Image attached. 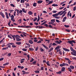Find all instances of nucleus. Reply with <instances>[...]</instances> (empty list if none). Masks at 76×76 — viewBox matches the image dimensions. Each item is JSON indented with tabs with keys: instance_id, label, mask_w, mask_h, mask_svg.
<instances>
[{
	"instance_id": "nucleus-49",
	"label": "nucleus",
	"mask_w": 76,
	"mask_h": 76,
	"mask_svg": "<svg viewBox=\"0 0 76 76\" xmlns=\"http://www.w3.org/2000/svg\"><path fill=\"white\" fill-rule=\"evenodd\" d=\"M57 45V44L55 43H53L52 44V45H53V46H54V45Z\"/></svg>"
},
{
	"instance_id": "nucleus-62",
	"label": "nucleus",
	"mask_w": 76,
	"mask_h": 76,
	"mask_svg": "<svg viewBox=\"0 0 76 76\" xmlns=\"http://www.w3.org/2000/svg\"><path fill=\"white\" fill-rule=\"evenodd\" d=\"M64 58L66 60H69V58Z\"/></svg>"
},
{
	"instance_id": "nucleus-19",
	"label": "nucleus",
	"mask_w": 76,
	"mask_h": 76,
	"mask_svg": "<svg viewBox=\"0 0 76 76\" xmlns=\"http://www.w3.org/2000/svg\"><path fill=\"white\" fill-rule=\"evenodd\" d=\"M28 15H32V11H29L28 13Z\"/></svg>"
},
{
	"instance_id": "nucleus-39",
	"label": "nucleus",
	"mask_w": 76,
	"mask_h": 76,
	"mask_svg": "<svg viewBox=\"0 0 76 76\" xmlns=\"http://www.w3.org/2000/svg\"><path fill=\"white\" fill-rule=\"evenodd\" d=\"M37 19H38V18H37L35 17L34 18V19L33 20L34 22H35V21H36V20H37Z\"/></svg>"
},
{
	"instance_id": "nucleus-53",
	"label": "nucleus",
	"mask_w": 76,
	"mask_h": 76,
	"mask_svg": "<svg viewBox=\"0 0 76 76\" xmlns=\"http://www.w3.org/2000/svg\"><path fill=\"white\" fill-rule=\"evenodd\" d=\"M56 73L57 74H61V72L60 71H59L58 72H56Z\"/></svg>"
},
{
	"instance_id": "nucleus-56",
	"label": "nucleus",
	"mask_w": 76,
	"mask_h": 76,
	"mask_svg": "<svg viewBox=\"0 0 76 76\" xmlns=\"http://www.w3.org/2000/svg\"><path fill=\"white\" fill-rule=\"evenodd\" d=\"M68 63L69 64H70V63H71V61L69 59L68 60Z\"/></svg>"
},
{
	"instance_id": "nucleus-36",
	"label": "nucleus",
	"mask_w": 76,
	"mask_h": 76,
	"mask_svg": "<svg viewBox=\"0 0 76 76\" xmlns=\"http://www.w3.org/2000/svg\"><path fill=\"white\" fill-rule=\"evenodd\" d=\"M16 44H17V45H20V44H21V42H16Z\"/></svg>"
},
{
	"instance_id": "nucleus-23",
	"label": "nucleus",
	"mask_w": 76,
	"mask_h": 76,
	"mask_svg": "<svg viewBox=\"0 0 76 76\" xmlns=\"http://www.w3.org/2000/svg\"><path fill=\"white\" fill-rule=\"evenodd\" d=\"M53 50V48L52 47L48 51V52H51L52 50Z\"/></svg>"
},
{
	"instance_id": "nucleus-28",
	"label": "nucleus",
	"mask_w": 76,
	"mask_h": 76,
	"mask_svg": "<svg viewBox=\"0 0 76 76\" xmlns=\"http://www.w3.org/2000/svg\"><path fill=\"white\" fill-rule=\"evenodd\" d=\"M52 43H51L49 45V48H51V47L52 46Z\"/></svg>"
},
{
	"instance_id": "nucleus-55",
	"label": "nucleus",
	"mask_w": 76,
	"mask_h": 76,
	"mask_svg": "<svg viewBox=\"0 0 76 76\" xmlns=\"http://www.w3.org/2000/svg\"><path fill=\"white\" fill-rule=\"evenodd\" d=\"M36 63H37V61H34L33 62V64H36Z\"/></svg>"
},
{
	"instance_id": "nucleus-58",
	"label": "nucleus",
	"mask_w": 76,
	"mask_h": 76,
	"mask_svg": "<svg viewBox=\"0 0 76 76\" xmlns=\"http://www.w3.org/2000/svg\"><path fill=\"white\" fill-rule=\"evenodd\" d=\"M58 53H59V54L60 55H62V53H61V51H60Z\"/></svg>"
},
{
	"instance_id": "nucleus-59",
	"label": "nucleus",
	"mask_w": 76,
	"mask_h": 76,
	"mask_svg": "<svg viewBox=\"0 0 76 76\" xmlns=\"http://www.w3.org/2000/svg\"><path fill=\"white\" fill-rule=\"evenodd\" d=\"M43 26H39V29H42L43 28Z\"/></svg>"
},
{
	"instance_id": "nucleus-57",
	"label": "nucleus",
	"mask_w": 76,
	"mask_h": 76,
	"mask_svg": "<svg viewBox=\"0 0 76 76\" xmlns=\"http://www.w3.org/2000/svg\"><path fill=\"white\" fill-rule=\"evenodd\" d=\"M10 6H12V7H15V5H14V4H11Z\"/></svg>"
},
{
	"instance_id": "nucleus-61",
	"label": "nucleus",
	"mask_w": 76,
	"mask_h": 76,
	"mask_svg": "<svg viewBox=\"0 0 76 76\" xmlns=\"http://www.w3.org/2000/svg\"><path fill=\"white\" fill-rule=\"evenodd\" d=\"M66 31L68 32H70V30H68V29H66Z\"/></svg>"
},
{
	"instance_id": "nucleus-15",
	"label": "nucleus",
	"mask_w": 76,
	"mask_h": 76,
	"mask_svg": "<svg viewBox=\"0 0 76 76\" xmlns=\"http://www.w3.org/2000/svg\"><path fill=\"white\" fill-rule=\"evenodd\" d=\"M65 67H62L61 68V71H62V72H64V70H65Z\"/></svg>"
},
{
	"instance_id": "nucleus-43",
	"label": "nucleus",
	"mask_w": 76,
	"mask_h": 76,
	"mask_svg": "<svg viewBox=\"0 0 76 76\" xmlns=\"http://www.w3.org/2000/svg\"><path fill=\"white\" fill-rule=\"evenodd\" d=\"M8 37L9 38H10V39H13V38H12V37H10V36L9 35H8Z\"/></svg>"
},
{
	"instance_id": "nucleus-4",
	"label": "nucleus",
	"mask_w": 76,
	"mask_h": 76,
	"mask_svg": "<svg viewBox=\"0 0 76 76\" xmlns=\"http://www.w3.org/2000/svg\"><path fill=\"white\" fill-rule=\"evenodd\" d=\"M67 42H68L69 44H73V43H75V41L73 40L72 41H68Z\"/></svg>"
},
{
	"instance_id": "nucleus-7",
	"label": "nucleus",
	"mask_w": 76,
	"mask_h": 76,
	"mask_svg": "<svg viewBox=\"0 0 76 76\" xmlns=\"http://www.w3.org/2000/svg\"><path fill=\"white\" fill-rule=\"evenodd\" d=\"M63 49L64 50V51H66L69 52L70 51V50L67 49V48H63Z\"/></svg>"
},
{
	"instance_id": "nucleus-9",
	"label": "nucleus",
	"mask_w": 76,
	"mask_h": 76,
	"mask_svg": "<svg viewBox=\"0 0 76 76\" xmlns=\"http://www.w3.org/2000/svg\"><path fill=\"white\" fill-rule=\"evenodd\" d=\"M57 16H58V13L52 15V16H53V17H56V18L57 17Z\"/></svg>"
},
{
	"instance_id": "nucleus-30",
	"label": "nucleus",
	"mask_w": 76,
	"mask_h": 76,
	"mask_svg": "<svg viewBox=\"0 0 76 76\" xmlns=\"http://www.w3.org/2000/svg\"><path fill=\"white\" fill-rule=\"evenodd\" d=\"M34 72L36 73H39V70H36L34 71Z\"/></svg>"
},
{
	"instance_id": "nucleus-10",
	"label": "nucleus",
	"mask_w": 76,
	"mask_h": 76,
	"mask_svg": "<svg viewBox=\"0 0 76 76\" xmlns=\"http://www.w3.org/2000/svg\"><path fill=\"white\" fill-rule=\"evenodd\" d=\"M61 47V46H60L58 45L55 48V50H58V49H59Z\"/></svg>"
},
{
	"instance_id": "nucleus-8",
	"label": "nucleus",
	"mask_w": 76,
	"mask_h": 76,
	"mask_svg": "<svg viewBox=\"0 0 76 76\" xmlns=\"http://www.w3.org/2000/svg\"><path fill=\"white\" fill-rule=\"evenodd\" d=\"M75 52H72L71 53L73 55V56H76V51L75 50Z\"/></svg>"
},
{
	"instance_id": "nucleus-34",
	"label": "nucleus",
	"mask_w": 76,
	"mask_h": 76,
	"mask_svg": "<svg viewBox=\"0 0 76 76\" xmlns=\"http://www.w3.org/2000/svg\"><path fill=\"white\" fill-rule=\"evenodd\" d=\"M9 64V63L7 62L5 64H4L3 65V66H6V65H8Z\"/></svg>"
},
{
	"instance_id": "nucleus-16",
	"label": "nucleus",
	"mask_w": 76,
	"mask_h": 76,
	"mask_svg": "<svg viewBox=\"0 0 76 76\" xmlns=\"http://www.w3.org/2000/svg\"><path fill=\"white\" fill-rule=\"evenodd\" d=\"M22 72H23V75H25V74H28V72H26V71H22Z\"/></svg>"
},
{
	"instance_id": "nucleus-11",
	"label": "nucleus",
	"mask_w": 76,
	"mask_h": 76,
	"mask_svg": "<svg viewBox=\"0 0 76 76\" xmlns=\"http://www.w3.org/2000/svg\"><path fill=\"white\" fill-rule=\"evenodd\" d=\"M70 48L71 51H72V52H74L75 53V50H74L73 49V48H72V47H70Z\"/></svg>"
},
{
	"instance_id": "nucleus-6",
	"label": "nucleus",
	"mask_w": 76,
	"mask_h": 76,
	"mask_svg": "<svg viewBox=\"0 0 76 76\" xmlns=\"http://www.w3.org/2000/svg\"><path fill=\"white\" fill-rule=\"evenodd\" d=\"M0 15H1V16H2V18H5V17H4V15L3 13V12H0Z\"/></svg>"
},
{
	"instance_id": "nucleus-48",
	"label": "nucleus",
	"mask_w": 76,
	"mask_h": 76,
	"mask_svg": "<svg viewBox=\"0 0 76 76\" xmlns=\"http://www.w3.org/2000/svg\"><path fill=\"white\" fill-rule=\"evenodd\" d=\"M11 20L12 21V22H15V19L14 18H12V19H11Z\"/></svg>"
},
{
	"instance_id": "nucleus-3",
	"label": "nucleus",
	"mask_w": 76,
	"mask_h": 76,
	"mask_svg": "<svg viewBox=\"0 0 76 76\" xmlns=\"http://www.w3.org/2000/svg\"><path fill=\"white\" fill-rule=\"evenodd\" d=\"M55 43H56V44H60L61 42H62V41L61 40L59 41V42L58 40H56L55 41Z\"/></svg>"
},
{
	"instance_id": "nucleus-38",
	"label": "nucleus",
	"mask_w": 76,
	"mask_h": 76,
	"mask_svg": "<svg viewBox=\"0 0 76 76\" xmlns=\"http://www.w3.org/2000/svg\"><path fill=\"white\" fill-rule=\"evenodd\" d=\"M14 16H13V15H12L11 16V19H14Z\"/></svg>"
},
{
	"instance_id": "nucleus-32",
	"label": "nucleus",
	"mask_w": 76,
	"mask_h": 76,
	"mask_svg": "<svg viewBox=\"0 0 76 76\" xmlns=\"http://www.w3.org/2000/svg\"><path fill=\"white\" fill-rule=\"evenodd\" d=\"M53 3V1L52 0L50 1L49 3L48 4H51V3Z\"/></svg>"
},
{
	"instance_id": "nucleus-42",
	"label": "nucleus",
	"mask_w": 76,
	"mask_h": 76,
	"mask_svg": "<svg viewBox=\"0 0 76 76\" xmlns=\"http://www.w3.org/2000/svg\"><path fill=\"white\" fill-rule=\"evenodd\" d=\"M51 22H52L54 23L55 22V19H53V20H50Z\"/></svg>"
},
{
	"instance_id": "nucleus-24",
	"label": "nucleus",
	"mask_w": 76,
	"mask_h": 76,
	"mask_svg": "<svg viewBox=\"0 0 76 76\" xmlns=\"http://www.w3.org/2000/svg\"><path fill=\"white\" fill-rule=\"evenodd\" d=\"M43 1H37V3H38V4H39L40 3H42Z\"/></svg>"
},
{
	"instance_id": "nucleus-64",
	"label": "nucleus",
	"mask_w": 76,
	"mask_h": 76,
	"mask_svg": "<svg viewBox=\"0 0 76 76\" xmlns=\"http://www.w3.org/2000/svg\"><path fill=\"white\" fill-rule=\"evenodd\" d=\"M76 10V7H74L73 10L74 11H75Z\"/></svg>"
},
{
	"instance_id": "nucleus-13",
	"label": "nucleus",
	"mask_w": 76,
	"mask_h": 76,
	"mask_svg": "<svg viewBox=\"0 0 76 76\" xmlns=\"http://www.w3.org/2000/svg\"><path fill=\"white\" fill-rule=\"evenodd\" d=\"M5 15L7 19H9V15H8V14L7 13V12H5Z\"/></svg>"
},
{
	"instance_id": "nucleus-50",
	"label": "nucleus",
	"mask_w": 76,
	"mask_h": 76,
	"mask_svg": "<svg viewBox=\"0 0 76 76\" xmlns=\"http://www.w3.org/2000/svg\"><path fill=\"white\" fill-rule=\"evenodd\" d=\"M56 50H56V53H58V51H59V52L60 51V50H60V49H57Z\"/></svg>"
},
{
	"instance_id": "nucleus-33",
	"label": "nucleus",
	"mask_w": 76,
	"mask_h": 76,
	"mask_svg": "<svg viewBox=\"0 0 76 76\" xmlns=\"http://www.w3.org/2000/svg\"><path fill=\"white\" fill-rule=\"evenodd\" d=\"M29 50L30 51H34V49L32 48H29Z\"/></svg>"
},
{
	"instance_id": "nucleus-41",
	"label": "nucleus",
	"mask_w": 76,
	"mask_h": 76,
	"mask_svg": "<svg viewBox=\"0 0 76 76\" xmlns=\"http://www.w3.org/2000/svg\"><path fill=\"white\" fill-rule=\"evenodd\" d=\"M40 50L41 51L43 52L44 51V49H42V48H40Z\"/></svg>"
},
{
	"instance_id": "nucleus-54",
	"label": "nucleus",
	"mask_w": 76,
	"mask_h": 76,
	"mask_svg": "<svg viewBox=\"0 0 76 76\" xmlns=\"http://www.w3.org/2000/svg\"><path fill=\"white\" fill-rule=\"evenodd\" d=\"M38 49H39L38 47L37 46L36 48V49H35L36 51H37L38 50Z\"/></svg>"
},
{
	"instance_id": "nucleus-40",
	"label": "nucleus",
	"mask_w": 76,
	"mask_h": 76,
	"mask_svg": "<svg viewBox=\"0 0 76 76\" xmlns=\"http://www.w3.org/2000/svg\"><path fill=\"white\" fill-rule=\"evenodd\" d=\"M22 50H23V51H27V49L23 48L22 49Z\"/></svg>"
},
{
	"instance_id": "nucleus-2",
	"label": "nucleus",
	"mask_w": 76,
	"mask_h": 76,
	"mask_svg": "<svg viewBox=\"0 0 76 76\" xmlns=\"http://www.w3.org/2000/svg\"><path fill=\"white\" fill-rule=\"evenodd\" d=\"M16 38L17 41H20L21 40V39L19 38H20V37L18 35H17V36L16 37Z\"/></svg>"
},
{
	"instance_id": "nucleus-12",
	"label": "nucleus",
	"mask_w": 76,
	"mask_h": 76,
	"mask_svg": "<svg viewBox=\"0 0 76 76\" xmlns=\"http://www.w3.org/2000/svg\"><path fill=\"white\" fill-rule=\"evenodd\" d=\"M28 42L31 44H32L33 43V41L31 40H28Z\"/></svg>"
},
{
	"instance_id": "nucleus-63",
	"label": "nucleus",
	"mask_w": 76,
	"mask_h": 76,
	"mask_svg": "<svg viewBox=\"0 0 76 76\" xmlns=\"http://www.w3.org/2000/svg\"><path fill=\"white\" fill-rule=\"evenodd\" d=\"M72 58V59H73V60H76V57H73Z\"/></svg>"
},
{
	"instance_id": "nucleus-26",
	"label": "nucleus",
	"mask_w": 76,
	"mask_h": 76,
	"mask_svg": "<svg viewBox=\"0 0 76 76\" xmlns=\"http://www.w3.org/2000/svg\"><path fill=\"white\" fill-rule=\"evenodd\" d=\"M37 4L36 3H34L33 4V6L34 7H36V6H37Z\"/></svg>"
},
{
	"instance_id": "nucleus-1",
	"label": "nucleus",
	"mask_w": 76,
	"mask_h": 76,
	"mask_svg": "<svg viewBox=\"0 0 76 76\" xmlns=\"http://www.w3.org/2000/svg\"><path fill=\"white\" fill-rule=\"evenodd\" d=\"M66 11H67V10H65L64 11H61L59 12L58 13V15H59L60 16H61V15H63V13H65V12H66Z\"/></svg>"
},
{
	"instance_id": "nucleus-52",
	"label": "nucleus",
	"mask_w": 76,
	"mask_h": 76,
	"mask_svg": "<svg viewBox=\"0 0 76 76\" xmlns=\"http://www.w3.org/2000/svg\"><path fill=\"white\" fill-rule=\"evenodd\" d=\"M14 45V44H13V43H8V44L7 45Z\"/></svg>"
},
{
	"instance_id": "nucleus-35",
	"label": "nucleus",
	"mask_w": 76,
	"mask_h": 76,
	"mask_svg": "<svg viewBox=\"0 0 76 76\" xmlns=\"http://www.w3.org/2000/svg\"><path fill=\"white\" fill-rule=\"evenodd\" d=\"M64 66H69V65L68 64H67L65 63H64Z\"/></svg>"
},
{
	"instance_id": "nucleus-20",
	"label": "nucleus",
	"mask_w": 76,
	"mask_h": 76,
	"mask_svg": "<svg viewBox=\"0 0 76 76\" xmlns=\"http://www.w3.org/2000/svg\"><path fill=\"white\" fill-rule=\"evenodd\" d=\"M69 67L71 69H75V67L73 66H70Z\"/></svg>"
},
{
	"instance_id": "nucleus-29",
	"label": "nucleus",
	"mask_w": 76,
	"mask_h": 76,
	"mask_svg": "<svg viewBox=\"0 0 76 76\" xmlns=\"http://www.w3.org/2000/svg\"><path fill=\"white\" fill-rule=\"evenodd\" d=\"M22 10L23 12L24 13H26V11L25 10V9H24V8L22 9Z\"/></svg>"
},
{
	"instance_id": "nucleus-14",
	"label": "nucleus",
	"mask_w": 76,
	"mask_h": 76,
	"mask_svg": "<svg viewBox=\"0 0 76 76\" xmlns=\"http://www.w3.org/2000/svg\"><path fill=\"white\" fill-rule=\"evenodd\" d=\"M37 37H35L34 38V42H37L38 40H37Z\"/></svg>"
},
{
	"instance_id": "nucleus-51",
	"label": "nucleus",
	"mask_w": 76,
	"mask_h": 76,
	"mask_svg": "<svg viewBox=\"0 0 76 76\" xmlns=\"http://www.w3.org/2000/svg\"><path fill=\"white\" fill-rule=\"evenodd\" d=\"M34 60V59L33 58H32L31 59V60L30 61V62H32V61H33Z\"/></svg>"
},
{
	"instance_id": "nucleus-5",
	"label": "nucleus",
	"mask_w": 76,
	"mask_h": 76,
	"mask_svg": "<svg viewBox=\"0 0 76 76\" xmlns=\"http://www.w3.org/2000/svg\"><path fill=\"white\" fill-rule=\"evenodd\" d=\"M42 45L43 47H44L47 50H48V48L47 47V46H45L43 44H42Z\"/></svg>"
},
{
	"instance_id": "nucleus-27",
	"label": "nucleus",
	"mask_w": 76,
	"mask_h": 76,
	"mask_svg": "<svg viewBox=\"0 0 76 76\" xmlns=\"http://www.w3.org/2000/svg\"><path fill=\"white\" fill-rule=\"evenodd\" d=\"M26 44L27 45H28V46H27V47H28V48H29V47H31V45H30V44H29L26 43Z\"/></svg>"
},
{
	"instance_id": "nucleus-60",
	"label": "nucleus",
	"mask_w": 76,
	"mask_h": 76,
	"mask_svg": "<svg viewBox=\"0 0 76 76\" xmlns=\"http://www.w3.org/2000/svg\"><path fill=\"white\" fill-rule=\"evenodd\" d=\"M45 41H47L48 43H49L50 42V40H47V39H45Z\"/></svg>"
},
{
	"instance_id": "nucleus-25",
	"label": "nucleus",
	"mask_w": 76,
	"mask_h": 76,
	"mask_svg": "<svg viewBox=\"0 0 76 76\" xmlns=\"http://www.w3.org/2000/svg\"><path fill=\"white\" fill-rule=\"evenodd\" d=\"M68 71L70 72H72V69L70 67L68 68Z\"/></svg>"
},
{
	"instance_id": "nucleus-45",
	"label": "nucleus",
	"mask_w": 76,
	"mask_h": 76,
	"mask_svg": "<svg viewBox=\"0 0 76 76\" xmlns=\"http://www.w3.org/2000/svg\"><path fill=\"white\" fill-rule=\"evenodd\" d=\"M39 15H38V20H37V22H38V21H39V19L40 18V17H39Z\"/></svg>"
},
{
	"instance_id": "nucleus-17",
	"label": "nucleus",
	"mask_w": 76,
	"mask_h": 76,
	"mask_svg": "<svg viewBox=\"0 0 76 76\" xmlns=\"http://www.w3.org/2000/svg\"><path fill=\"white\" fill-rule=\"evenodd\" d=\"M20 61H20V63H23V62H24V61L23 60H25V59H22L20 60Z\"/></svg>"
},
{
	"instance_id": "nucleus-31",
	"label": "nucleus",
	"mask_w": 76,
	"mask_h": 76,
	"mask_svg": "<svg viewBox=\"0 0 76 76\" xmlns=\"http://www.w3.org/2000/svg\"><path fill=\"white\" fill-rule=\"evenodd\" d=\"M60 66L61 67H63V66H64V63H63V64H60Z\"/></svg>"
},
{
	"instance_id": "nucleus-21",
	"label": "nucleus",
	"mask_w": 76,
	"mask_h": 76,
	"mask_svg": "<svg viewBox=\"0 0 76 76\" xmlns=\"http://www.w3.org/2000/svg\"><path fill=\"white\" fill-rule=\"evenodd\" d=\"M66 19H67V17H65L63 18V21L64 22L66 20Z\"/></svg>"
},
{
	"instance_id": "nucleus-46",
	"label": "nucleus",
	"mask_w": 76,
	"mask_h": 76,
	"mask_svg": "<svg viewBox=\"0 0 76 76\" xmlns=\"http://www.w3.org/2000/svg\"><path fill=\"white\" fill-rule=\"evenodd\" d=\"M8 48H9L8 47H6V48H4L3 50H7Z\"/></svg>"
},
{
	"instance_id": "nucleus-47",
	"label": "nucleus",
	"mask_w": 76,
	"mask_h": 76,
	"mask_svg": "<svg viewBox=\"0 0 76 76\" xmlns=\"http://www.w3.org/2000/svg\"><path fill=\"white\" fill-rule=\"evenodd\" d=\"M64 26H65V27H66V28H69V26L66 25H64Z\"/></svg>"
},
{
	"instance_id": "nucleus-44",
	"label": "nucleus",
	"mask_w": 76,
	"mask_h": 76,
	"mask_svg": "<svg viewBox=\"0 0 76 76\" xmlns=\"http://www.w3.org/2000/svg\"><path fill=\"white\" fill-rule=\"evenodd\" d=\"M17 36V35H16V36L15 35H13L12 36V37L13 38H16V37Z\"/></svg>"
},
{
	"instance_id": "nucleus-22",
	"label": "nucleus",
	"mask_w": 76,
	"mask_h": 76,
	"mask_svg": "<svg viewBox=\"0 0 76 76\" xmlns=\"http://www.w3.org/2000/svg\"><path fill=\"white\" fill-rule=\"evenodd\" d=\"M46 64H47V66H50V64H49V61H47V62L46 63Z\"/></svg>"
},
{
	"instance_id": "nucleus-18",
	"label": "nucleus",
	"mask_w": 76,
	"mask_h": 76,
	"mask_svg": "<svg viewBox=\"0 0 76 76\" xmlns=\"http://www.w3.org/2000/svg\"><path fill=\"white\" fill-rule=\"evenodd\" d=\"M21 28H29L30 26H21Z\"/></svg>"
},
{
	"instance_id": "nucleus-37",
	"label": "nucleus",
	"mask_w": 76,
	"mask_h": 76,
	"mask_svg": "<svg viewBox=\"0 0 76 76\" xmlns=\"http://www.w3.org/2000/svg\"><path fill=\"white\" fill-rule=\"evenodd\" d=\"M52 6H58V5L57 4H53L52 5Z\"/></svg>"
}]
</instances>
